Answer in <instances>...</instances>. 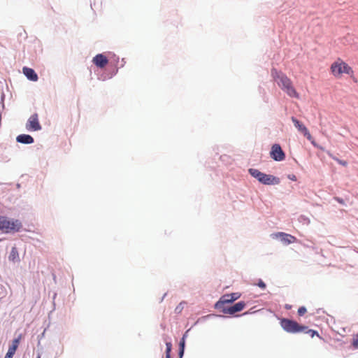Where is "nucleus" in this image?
<instances>
[{
  "label": "nucleus",
  "instance_id": "f257e3e1",
  "mask_svg": "<svg viewBox=\"0 0 358 358\" xmlns=\"http://www.w3.org/2000/svg\"><path fill=\"white\" fill-rule=\"evenodd\" d=\"M271 75L278 86L291 97H298V93L293 87L291 80L282 72L273 69Z\"/></svg>",
  "mask_w": 358,
  "mask_h": 358
},
{
  "label": "nucleus",
  "instance_id": "f03ea898",
  "mask_svg": "<svg viewBox=\"0 0 358 358\" xmlns=\"http://www.w3.org/2000/svg\"><path fill=\"white\" fill-rule=\"evenodd\" d=\"M23 225L18 219L8 218L6 216L0 217V231L5 234H15L22 231Z\"/></svg>",
  "mask_w": 358,
  "mask_h": 358
},
{
  "label": "nucleus",
  "instance_id": "7ed1b4c3",
  "mask_svg": "<svg viewBox=\"0 0 358 358\" xmlns=\"http://www.w3.org/2000/svg\"><path fill=\"white\" fill-rule=\"evenodd\" d=\"M280 323L282 329L290 334H297L308 329L307 326L299 324L297 322L288 318H282Z\"/></svg>",
  "mask_w": 358,
  "mask_h": 358
},
{
  "label": "nucleus",
  "instance_id": "20e7f679",
  "mask_svg": "<svg viewBox=\"0 0 358 358\" xmlns=\"http://www.w3.org/2000/svg\"><path fill=\"white\" fill-rule=\"evenodd\" d=\"M245 302L243 301H241L233 305L228 306L226 308H223L222 309H221L220 312H222L224 314L234 315L235 313L243 310L245 308Z\"/></svg>",
  "mask_w": 358,
  "mask_h": 358
},
{
  "label": "nucleus",
  "instance_id": "39448f33",
  "mask_svg": "<svg viewBox=\"0 0 358 358\" xmlns=\"http://www.w3.org/2000/svg\"><path fill=\"white\" fill-rule=\"evenodd\" d=\"M271 157L275 162H281L285 159V153L279 144H273L270 151Z\"/></svg>",
  "mask_w": 358,
  "mask_h": 358
},
{
  "label": "nucleus",
  "instance_id": "423d86ee",
  "mask_svg": "<svg viewBox=\"0 0 358 358\" xmlns=\"http://www.w3.org/2000/svg\"><path fill=\"white\" fill-rule=\"evenodd\" d=\"M26 129L29 131H40L42 129L36 113L31 115L28 119L26 123Z\"/></svg>",
  "mask_w": 358,
  "mask_h": 358
},
{
  "label": "nucleus",
  "instance_id": "0eeeda50",
  "mask_svg": "<svg viewBox=\"0 0 358 358\" xmlns=\"http://www.w3.org/2000/svg\"><path fill=\"white\" fill-rule=\"evenodd\" d=\"M273 238L278 239L282 243L285 245L294 243L296 241V237L284 232H277L271 235Z\"/></svg>",
  "mask_w": 358,
  "mask_h": 358
},
{
  "label": "nucleus",
  "instance_id": "6e6552de",
  "mask_svg": "<svg viewBox=\"0 0 358 358\" xmlns=\"http://www.w3.org/2000/svg\"><path fill=\"white\" fill-rule=\"evenodd\" d=\"M291 120L294 127L298 129L299 131L302 133L303 136H306L308 139L311 138V135L310 132L308 131L306 127L302 122H301L294 116L292 117Z\"/></svg>",
  "mask_w": 358,
  "mask_h": 358
},
{
  "label": "nucleus",
  "instance_id": "1a4fd4ad",
  "mask_svg": "<svg viewBox=\"0 0 358 358\" xmlns=\"http://www.w3.org/2000/svg\"><path fill=\"white\" fill-rule=\"evenodd\" d=\"M263 178L260 180V183L266 185H278L280 182V180L279 178L274 176L273 175L263 173Z\"/></svg>",
  "mask_w": 358,
  "mask_h": 358
},
{
  "label": "nucleus",
  "instance_id": "9d476101",
  "mask_svg": "<svg viewBox=\"0 0 358 358\" xmlns=\"http://www.w3.org/2000/svg\"><path fill=\"white\" fill-rule=\"evenodd\" d=\"M93 64L98 68H104L108 63V59L106 56L102 53L96 55L92 59Z\"/></svg>",
  "mask_w": 358,
  "mask_h": 358
},
{
  "label": "nucleus",
  "instance_id": "9b49d317",
  "mask_svg": "<svg viewBox=\"0 0 358 358\" xmlns=\"http://www.w3.org/2000/svg\"><path fill=\"white\" fill-rule=\"evenodd\" d=\"M232 303L231 301L230 300V296L228 294H224L222 296L220 299L215 303L214 308L220 311H221V309L223 308H226L228 306L227 304Z\"/></svg>",
  "mask_w": 358,
  "mask_h": 358
},
{
  "label": "nucleus",
  "instance_id": "f8f14e48",
  "mask_svg": "<svg viewBox=\"0 0 358 358\" xmlns=\"http://www.w3.org/2000/svg\"><path fill=\"white\" fill-rule=\"evenodd\" d=\"M22 72L27 78L31 81H37L38 76L33 69L24 66L22 69Z\"/></svg>",
  "mask_w": 358,
  "mask_h": 358
},
{
  "label": "nucleus",
  "instance_id": "ddd939ff",
  "mask_svg": "<svg viewBox=\"0 0 358 358\" xmlns=\"http://www.w3.org/2000/svg\"><path fill=\"white\" fill-rule=\"evenodd\" d=\"M20 340V337H18L13 341L12 345L9 346L8 352H6L4 358H12L13 357L19 345Z\"/></svg>",
  "mask_w": 358,
  "mask_h": 358
},
{
  "label": "nucleus",
  "instance_id": "4468645a",
  "mask_svg": "<svg viewBox=\"0 0 358 358\" xmlns=\"http://www.w3.org/2000/svg\"><path fill=\"white\" fill-rule=\"evenodd\" d=\"M16 141L19 143L29 145L34 142V138L29 134H20L16 137Z\"/></svg>",
  "mask_w": 358,
  "mask_h": 358
},
{
  "label": "nucleus",
  "instance_id": "2eb2a0df",
  "mask_svg": "<svg viewBox=\"0 0 358 358\" xmlns=\"http://www.w3.org/2000/svg\"><path fill=\"white\" fill-rule=\"evenodd\" d=\"M342 62L343 61L338 59L332 64L331 69L334 76H338L342 73Z\"/></svg>",
  "mask_w": 358,
  "mask_h": 358
},
{
  "label": "nucleus",
  "instance_id": "dca6fc26",
  "mask_svg": "<svg viewBox=\"0 0 358 358\" xmlns=\"http://www.w3.org/2000/svg\"><path fill=\"white\" fill-rule=\"evenodd\" d=\"M8 260L13 262H19L20 261L18 250L15 246L11 248L8 256Z\"/></svg>",
  "mask_w": 358,
  "mask_h": 358
},
{
  "label": "nucleus",
  "instance_id": "f3484780",
  "mask_svg": "<svg viewBox=\"0 0 358 358\" xmlns=\"http://www.w3.org/2000/svg\"><path fill=\"white\" fill-rule=\"evenodd\" d=\"M248 172L253 178H256L260 182L262 178H263V172H261L260 171L256 169H250L248 170Z\"/></svg>",
  "mask_w": 358,
  "mask_h": 358
},
{
  "label": "nucleus",
  "instance_id": "a211bd4d",
  "mask_svg": "<svg viewBox=\"0 0 358 358\" xmlns=\"http://www.w3.org/2000/svg\"><path fill=\"white\" fill-rule=\"evenodd\" d=\"M342 73L350 74L352 73V68L344 62H342Z\"/></svg>",
  "mask_w": 358,
  "mask_h": 358
},
{
  "label": "nucleus",
  "instance_id": "6ab92c4d",
  "mask_svg": "<svg viewBox=\"0 0 358 358\" xmlns=\"http://www.w3.org/2000/svg\"><path fill=\"white\" fill-rule=\"evenodd\" d=\"M298 220L302 224L308 225L310 222V219L306 215H301L299 217Z\"/></svg>",
  "mask_w": 358,
  "mask_h": 358
},
{
  "label": "nucleus",
  "instance_id": "aec40b11",
  "mask_svg": "<svg viewBox=\"0 0 358 358\" xmlns=\"http://www.w3.org/2000/svg\"><path fill=\"white\" fill-rule=\"evenodd\" d=\"M228 294L230 296V300L231 301L232 303L238 300L241 296V294L239 292H233Z\"/></svg>",
  "mask_w": 358,
  "mask_h": 358
},
{
  "label": "nucleus",
  "instance_id": "412c9836",
  "mask_svg": "<svg viewBox=\"0 0 358 358\" xmlns=\"http://www.w3.org/2000/svg\"><path fill=\"white\" fill-rule=\"evenodd\" d=\"M172 350V344L171 342L166 343V357H171V352Z\"/></svg>",
  "mask_w": 358,
  "mask_h": 358
},
{
  "label": "nucleus",
  "instance_id": "4be33fe9",
  "mask_svg": "<svg viewBox=\"0 0 358 358\" xmlns=\"http://www.w3.org/2000/svg\"><path fill=\"white\" fill-rule=\"evenodd\" d=\"M303 332L305 334H307L310 335V336L311 338H313L315 336H320L319 334H318V332L317 331L313 330V329H308V328L307 329H306L305 331H303Z\"/></svg>",
  "mask_w": 358,
  "mask_h": 358
},
{
  "label": "nucleus",
  "instance_id": "5701e85b",
  "mask_svg": "<svg viewBox=\"0 0 358 358\" xmlns=\"http://www.w3.org/2000/svg\"><path fill=\"white\" fill-rule=\"evenodd\" d=\"M185 303V301L180 302L175 308V313L177 314H179L182 312V310L184 308V304Z\"/></svg>",
  "mask_w": 358,
  "mask_h": 358
},
{
  "label": "nucleus",
  "instance_id": "b1692460",
  "mask_svg": "<svg viewBox=\"0 0 358 358\" xmlns=\"http://www.w3.org/2000/svg\"><path fill=\"white\" fill-rule=\"evenodd\" d=\"M255 285L258 286L262 289H265L266 287V283L262 279H259Z\"/></svg>",
  "mask_w": 358,
  "mask_h": 358
},
{
  "label": "nucleus",
  "instance_id": "393cba45",
  "mask_svg": "<svg viewBox=\"0 0 358 358\" xmlns=\"http://www.w3.org/2000/svg\"><path fill=\"white\" fill-rule=\"evenodd\" d=\"M187 332L183 335L182 338L180 339L179 342V348L185 349V337H186Z\"/></svg>",
  "mask_w": 358,
  "mask_h": 358
},
{
  "label": "nucleus",
  "instance_id": "a878e982",
  "mask_svg": "<svg viewBox=\"0 0 358 358\" xmlns=\"http://www.w3.org/2000/svg\"><path fill=\"white\" fill-rule=\"evenodd\" d=\"M307 311V309L305 306H301L299 309H298V315L299 316H302Z\"/></svg>",
  "mask_w": 358,
  "mask_h": 358
},
{
  "label": "nucleus",
  "instance_id": "bb28decb",
  "mask_svg": "<svg viewBox=\"0 0 358 358\" xmlns=\"http://www.w3.org/2000/svg\"><path fill=\"white\" fill-rule=\"evenodd\" d=\"M352 345L355 348L358 349V334L353 338Z\"/></svg>",
  "mask_w": 358,
  "mask_h": 358
},
{
  "label": "nucleus",
  "instance_id": "cd10ccee",
  "mask_svg": "<svg viewBox=\"0 0 358 358\" xmlns=\"http://www.w3.org/2000/svg\"><path fill=\"white\" fill-rule=\"evenodd\" d=\"M185 353V349L179 348L178 349V357L182 358Z\"/></svg>",
  "mask_w": 358,
  "mask_h": 358
},
{
  "label": "nucleus",
  "instance_id": "c85d7f7f",
  "mask_svg": "<svg viewBox=\"0 0 358 358\" xmlns=\"http://www.w3.org/2000/svg\"><path fill=\"white\" fill-rule=\"evenodd\" d=\"M334 159H335L336 161H337L340 164H341V165H343V166H345L348 164V163H347V162H346V161L341 160V159H337V158H334Z\"/></svg>",
  "mask_w": 358,
  "mask_h": 358
},
{
  "label": "nucleus",
  "instance_id": "c756f323",
  "mask_svg": "<svg viewBox=\"0 0 358 358\" xmlns=\"http://www.w3.org/2000/svg\"><path fill=\"white\" fill-rule=\"evenodd\" d=\"M4 99H5V94L3 92H2L1 95V103L2 104V108H4Z\"/></svg>",
  "mask_w": 358,
  "mask_h": 358
},
{
  "label": "nucleus",
  "instance_id": "7c9ffc66",
  "mask_svg": "<svg viewBox=\"0 0 358 358\" xmlns=\"http://www.w3.org/2000/svg\"><path fill=\"white\" fill-rule=\"evenodd\" d=\"M224 317L223 315H215V314H209L208 315H206L205 317L206 318H210V317Z\"/></svg>",
  "mask_w": 358,
  "mask_h": 358
},
{
  "label": "nucleus",
  "instance_id": "2f4dec72",
  "mask_svg": "<svg viewBox=\"0 0 358 358\" xmlns=\"http://www.w3.org/2000/svg\"><path fill=\"white\" fill-rule=\"evenodd\" d=\"M288 178L292 180H293V181H296V177L294 175H289L288 176Z\"/></svg>",
  "mask_w": 358,
  "mask_h": 358
},
{
  "label": "nucleus",
  "instance_id": "473e14b6",
  "mask_svg": "<svg viewBox=\"0 0 358 358\" xmlns=\"http://www.w3.org/2000/svg\"><path fill=\"white\" fill-rule=\"evenodd\" d=\"M336 200L338 203H343V199H341V198L336 197Z\"/></svg>",
  "mask_w": 358,
  "mask_h": 358
},
{
  "label": "nucleus",
  "instance_id": "72a5a7b5",
  "mask_svg": "<svg viewBox=\"0 0 358 358\" xmlns=\"http://www.w3.org/2000/svg\"><path fill=\"white\" fill-rule=\"evenodd\" d=\"M117 71H118V69H116L114 71L113 73L112 74V76H113L116 75V73H117Z\"/></svg>",
  "mask_w": 358,
  "mask_h": 358
},
{
  "label": "nucleus",
  "instance_id": "f704fd0d",
  "mask_svg": "<svg viewBox=\"0 0 358 358\" xmlns=\"http://www.w3.org/2000/svg\"><path fill=\"white\" fill-rule=\"evenodd\" d=\"M285 308H286V309H287V310H289V309H290V308H291V306H290V305L287 304V305L285 306Z\"/></svg>",
  "mask_w": 358,
  "mask_h": 358
},
{
  "label": "nucleus",
  "instance_id": "c9c22d12",
  "mask_svg": "<svg viewBox=\"0 0 358 358\" xmlns=\"http://www.w3.org/2000/svg\"><path fill=\"white\" fill-rule=\"evenodd\" d=\"M166 294H167L166 293H165V294H164V296H162V299H161V301H162L164 300V299L165 298V296H166Z\"/></svg>",
  "mask_w": 358,
  "mask_h": 358
},
{
  "label": "nucleus",
  "instance_id": "e433bc0d",
  "mask_svg": "<svg viewBox=\"0 0 358 358\" xmlns=\"http://www.w3.org/2000/svg\"><path fill=\"white\" fill-rule=\"evenodd\" d=\"M0 120H1V112L0 111Z\"/></svg>",
  "mask_w": 358,
  "mask_h": 358
},
{
  "label": "nucleus",
  "instance_id": "4c0bfd02",
  "mask_svg": "<svg viewBox=\"0 0 358 358\" xmlns=\"http://www.w3.org/2000/svg\"><path fill=\"white\" fill-rule=\"evenodd\" d=\"M247 314H248V312H245L243 315H247Z\"/></svg>",
  "mask_w": 358,
  "mask_h": 358
},
{
  "label": "nucleus",
  "instance_id": "58836bf2",
  "mask_svg": "<svg viewBox=\"0 0 358 358\" xmlns=\"http://www.w3.org/2000/svg\"><path fill=\"white\" fill-rule=\"evenodd\" d=\"M2 241V239L0 238V242Z\"/></svg>",
  "mask_w": 358,
  "mask_h": 358
},
{
  "label": "nucleus",
  "instance_id": "ea45409f",
  "mask_svg": "<svg viewBox=\"0 0 358 358\" xmlns=\"http://www.w3.org/2000/svg\"><path fill=\"white\" fill-rule=\"evenodd\" d=\"M37 358H40V356H38V357H37Z\"/></svg>",
  "mask_w": 358,
  "mask_h": 358
},
{
  "label": "nucleus",
  "instance_id": "a19ab883",
  "mask_svg": "<svg viewBox=\"0 0 358 358\" xmlns=\"http://www.w3.org/2000/svg\"><path fill=\"white\" fill-rule=\"evenodd\" d=\"M166 358H171V357H166Z\"/></svg>",
  "mask_w": 358,
  "mask_h": 358
}]
</instances>
